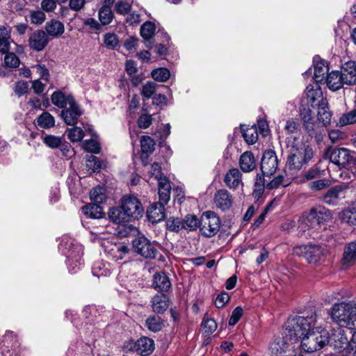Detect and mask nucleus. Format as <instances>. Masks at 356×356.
Masks as SVG:
<instances>
[{
	"mask_svg": "<svg viewBox=\"0 0 356 356\" xmlns=\"http://www.w3.org/2000/svg\"><path fill=\"white\" fill-rule=\"evenodd\" d=\"M332 319L348 329H356V300L336 303L331 311Z\"/></svg>",
	"mask_w": 356,
	"mask_h": 356,
	"instance_id": "7ed1b4c3",
	"label": "nucleus"
},
{
	"mask_svg": "<svg viewBox=\"0 0 356 356\" xmlns=\"http://www.w3.org/2000/svg\"><path fill=\"white\" fill-rule=\"evenodd\" d=\"M171 186L165 177L159 180V198L162 204H168L170 199Z\"/></svg>",
	"mask_w": 356,
	"mask_h": 356,
	"instance_id": "c85d7f7f",
	"label": "nucleus"
},
{
	"mask_svg": "<svg viewBox=\"0 0 356 356\" xmlns=\"http://www.w3.org/2000/svg\"><path fill=\"white\" fill-rule=\"evenodd\" d=\"M131 9V4L126 1H118L115 5V10L119 15H126L129 13Z\"/></svg>",
	"mask_w": 356,
	"mask_h": 356,
	"instance_id": "5fc2aeb1",
	"label": "nucleus"
},
{
	"mask_svg": "<svg viewBox=\"0 0 356 356\" xmlns=\"http://www.w3.org/2000/svg\"><path fill=\"white\" fill-rule=\"evenodd\" d=\"M289 344L283 339H279L270 345L271 353L275 356H286Z\"/></svg>",
	"mask_w": 356,
	"mask_h": 356,
	"instance_id": "473e14b6",
	"label": "nucleus"
},
{
	"mask_svg": "<svg viewBox=\"0 0 356 356\" xmlns=\"http://www.w3.org/2000/svg\"><path fill=\"white\" fill-rule=\"evenodd\" d=\"M86 165L91 168L93 172L99 171L102 168L99 159L93 155H91L87 160Z\"/></svg>",
	"mask_w": 356,
	"mask_h": 356,
	"instance_id": "680f3d73",
	"label": "nucleus"
},
{
	"mask_svg": "<svg viewBox=\"0 0 356 356\" xmlns=\"http://www.w3.org/2000/svg\"><path fill=\"white\" fill-rule=\"evenodd\" d=\"M315 329H316V331L312 329L301 339V346L307 353L317 351L329 342V333L326 330L321 327H317Z\"/></svg>",
	"mask_w": 356,
	"mask_h": 356,
	"instance_id": "0eeeda50",
	"label": "nucleus"
},
{
	"mask_svg": "<svg viewBox=\"0 0 356 356\" xmlns=\"http://www.w3.org/2000/svg\"><path fill=\"white\" fill-rule=\"evenodd\" d=\"M108 216L111 220L117 224L125 223L131 221L129 216L125 213V211L122 206L113 207L108 211Z\"/></svg>",
	"mask_w": 356,
	"mask_h": 356,
	"instance_id": "393cba45",
	"label": "nucleus"
},
{
	"mask_svg": "<svg viewBox=\"0 0 356 356\" xmlns=\"http://www.w3.org/2000/svg\"><path fill=\"white\" fill-rule=\"evenodd\" d=\"M166 204L157 202L152 204L147 210V216L149 221L153 224L157 223L165 218V209Z\"/></svg>",
	"mask_w": 356,
	"mask_h": 356,
	"instance_id": "f3484780",
	"label": "nucleus"
},
{
	"mask_svg": "<svg viewBox=\"0 0 356 356\" xmlns=\"http://www.w3.org/2000/svg\"><path fill=\"white\" fill-rule=\"evenodd\" d=\"M64 30L63 24L57 20H51L46 24V31L52 37H58L62 35Z\"/></svg>",
	"mask_w": 356,
	"mask_h": 356,
	"instance_id": "72a5a7b5",
	"label": "nucleus"
},
{
	"mask_svg": "<svg viewBox=\"0 0 356 356\" xmlns=\"http://www.w3.org/2000/svg\"><path fill=\"white\" fill-rule=\"evenodd\" d=\"M83 114L82 110L79 104L75 102L69 106V107L63 109L60 115L64 122L67 125H75L77 123L78 118Z\"/></svg>",
	"mask_w": 356,
	"mask_h": 356,
	"instance_id": "2eb2a0df",
	"label": "nucleus"
},
{
	"mask_svg": "<svg viewBox=\"0 0 356 356\" xmlns=\"http://www.w3.org/2000/svg\"><path fill=\"white\" fill-rule=\"evenodd\" d=\"M356 261V239L346 243L343 248L341 264L343 266L349 267Z\"/></svg>",
	"mask_w": 356,
	"mask_h": 356,
	"instance_id": "4be33fe9",
	"label": "nucleus"
},
{
	"mask_svg": "<svg viewBox=\"0 0 356 356\" xmlns=\"http://www.w3.org/2000/svg\"><path fill=\"white\" fill-rule=\"evenodd\" d=\"M152 308L156 314L164 313L169 307L170 300L164 293L156 294L151 300Z\"/></svg>",
	"mask_w": 356,
	"mask_h": 356,
	"instance_id": "5701e85b",
	"label": "nucleus"
},
{
	"mask_svg": "<svg viewBox=\"0 0 356 356\" xmlns=\"http://www.w3.org/2000/svg\"><path fill=\"white\" fill-rule=\"evenodd\" d=\"M230 297L226 292L219 294L215 300V305L217 308H222L229 302Z\"/></svg>",
	"mask_w": 356,
	"mask_h": 356,
	"instance_id": "0e129e2a",
	"label": "nucleus"
},
{
	"mask_svg": "<svg viewBox=\"0 0 356 356\" xmlns=\"http://www.w3.org/2000/svg\"><path fill=\"white\" fill-rule=\"evenodd\" d=\"M140 145L143 154L149 155L152 154L155 149L154 140L148 136H143L140 138Z\"/></svg>",
	"mask_w": 356,
	"mask_h": 356,
	"instance_id": "a19ab883",
	"label": "nucleus"
},
{
	"mask_svg": "<svg viewBox=\"0 0 356 356\" xmlns=\"http://www.w3.org/2000/svg\"><path fill=\"white\" fill-rule=\"evenodd\" d=\"M327 250L321 245L309 243L307 245H297L293 248V254L302 257L308 263L318 265L325 259Z\"/></svg>",
	"mask_w": 356,
	"mask_h": 356,
	"instance_id": "423d86ee",
	"label": "nucleus"
},
{
	"mask_svg": "<svg viewBox=\"0 0 356 356\" xmlns=\"http://www.w3.org/2000/svg\"><path fill=\"white\" fill-rule=\"evenodd\" d=\"M330 181L327 179H318L309 184V188L313 191H320L329 186Z\"/></svg>",
	"mask_w": 356,
	"mask_h": 356,
	"instance_id": "052dcab7",
	"label": "nucleus"
},
{
	"mask_svg": "<svg viewBox=\"0 0 356 356\" xmlns=\"http://www.w3.org/2000/svg\"><path fill=\"white\" fill-rule=\"evenodd\" d=\"M342 191L341 186L330 188L321 197L322 201L328 205H336L339 200V194Z\"/></svg>",
	"mask_w": 356,
	"mask_h": 356,
	"instance_id": "c756f323",
	"label": "nucleus"
},
{
	"mask_svg": "<svg viewBox=\"0 0 356 356\" xmlns=\"http://www.w3.org/2000/svg\"><path fill=\"white\" fill-rule=\"evenodd\" d=\"M4 63L6 67L16 68L19 66L20 60L14 53H8L5 56Z\"/></svg>",
	"mask_w": 356,
	"mask_h": 356,
	"instance_id": "6e6d98bb",
	"label": "nucleus"
},
{
	"mask_svg": "<svg viewBox=\"0 0 356 356\" xmlns=\"http://www.w3.org/2000/svg\"><path fill=\"white\" fill-rule=\"evenodd\" d=\"M316 324V314L312 313L310 316H296L289 319L286 330L291 337L302 339L312 330V327Z\"/></svg>",
	"mask_w": 356,
	"mask_h": 356,
	"instance_id": "39448f33",
	"label": "nucleus"
},
{
	"mask_svg": "<svg viewBox=\"0 0 356 356\" xmlns=\"http://www.w3.org/2000/svg\"><path fill=\"white\" fill-rule=\"evenodd\" d=\"M51 102L56 106L65 109L67 106H70L75 99L71 94H65L60 90L55 91L51 96Z\"/></svg>",
	"mask_w": 356,
	"mask_h": 356,
	"instance_id": "412c9836",
	"label": "nucleus"
},
{
	"mask_svg": "<svg viewBox=\"0 0 356 356\" xmlns=\"http://www.w3.org/2000/svg\"><path fill=\"white\" fill-rule=\"evenodd\" d=\"M132 245L134 252L145 259H154L158 253L154 245L144 236L136 238Z\"/></svg>",
	"mask_w": 356,
	"mask_h": 356,
	"instance_id": "9b49d317",
	"label": "nucleus"
},
{
	"mask_svg": "<svg viewBox=\"0 0 356 356\" xmlns=\"http://www.w3.org/2000/svg\"><path fill=\"white\" fill-rule=\"evenodd\" d=\"M225 185L229 188H236L241 183V173L237 168L230 169L224 178Z\"/></svg>",
	"mask_w": 356,
	"mask_h": 356,
	"instance_id": "a878e982",
	"label": "nucleus"
},
{
	"mask_svg": "<svg viewBox=\"0 0 356 356\" xmlns=\"http://www.w3.org/2000/svg\"><path fill=\"white\" fill-rule=\"evenodd\" d=\"M157 84L152 81H147L143 86L141 95L145 99H149L156 92Z\"/></svg>",
	"mask_w": 356,
	"mask_h": 356,
	"instance_id": "8fccbe9b",
	"label": "nucleus"
},
{
	"mask_svg": "<svg viewBox=\"0 0 356 356\" xmlns=\"http://www.w3.org/2000/svg\"><path fill=\"white\" fill-rule=\"evenodd\" d=\"M220 227V220L214 212L207 211L202 214L199 229L202 236L213 237L219 232Z\"/></svg>",
	"mask_w": 356,
	"mask_h": 356,
	"instance_id": "6e6552de",
	"label": "nucleus"
},
{
	"mask_svg": "<svg viewBox=\"0 0 356 356\" xmlns=\"http://www.w3.org/2000/svg\"><path fill=\"white\" fill-rule=\"evenodd\" d=\"M288 147L289 154L287 165L291 170H300L313 157L312 148L303 142L297 140L295 137L291 140H289Z\"/></svg>",
	"mask_w": 356,
	"mask_h": 356,
	"instance_id": "f03ea898",
	"label": "nucleus"
},
{
	"mask_svg": "<svg viewBox=\"0 0 356 356\" xmlns=\"http://www.w3.org/2000/svg\"><path fill=\"white\" fill-rule=\"evenodd\" d=\"M325 83L327 87L333 90H337L341 88L343 84V77L341 72L334 70L328 73L326 76Z\"/></svg>",
	"mask_w": 356,
	"mask_h": 356,
	"instance_id": "b1692460",
	"label": "nucleus"
},
{
	"mask_svg": "<svg viewBox=\"0 0 356 356\" xmlns=\"http://www.w3.org/2000/svg\"><path fill=\"white\" fill-rule=\"evenodd\" d=\"M145 325L149 330L156 332L162 329L163 321L159 316H150L147 318Z\"/></svg>",
	"mask_w": 356,
	"mask_h": 356,
	"instance_id": "ea45409f",
	"label": "nucleus"
},
{
	"mask_svg": "<svg viewBox=\"0 0 356 356\" xmlns=\"http://www.w3.org/2000/svg\"><path fill=\"white\" fill-rule=\"evenodd\" d=\"M353 124H356V108L343 113L338 122V124L341 127Z\"/></svg>",
	"mask_w": 356,
	"mask_h": 356,
	"instance_id": "79ce46f5",
	"label": "nucleus"
},
{
	"mask_svg": "<svg viewBox=\"0 0 356 356\" xmlns=\"http://www.w3.org/2000/svg\"><path fill=\"white\" fill-rule=\"evenodd\" d=\"M284 130L288 134H295L300 130V124L298 119L291 118L286 122Z\"/></svg>",
	"mask_w": 356,
	"mask_h": 356,
	"instance_id": "864d4df0",
	"label": "nucleus"
},
{
	"mask_svg": "<svg viewBox=\"0 0 356 356\" xmlns=\"http://www.w3.org/2000/svg\"><path fill=\"white\" fill-rule=\"evenodd\" d=\"M152 77L157 81L165 82L170 78V71L166 68H159L154 70L152 73Z\"/></svg>",
	"mask_w": 356,
	"mask_h": 356,
	"instance_id": "49530a36",
	"label": "nucleus"
},
{
	"mask_svg": "<svg viewBox=\"0 0 356 356\" xmlns=\"http://www.w3.org/2000/svg\"><path fill=\"white\" fill-rule=\"evenodd\" d=\"M123 349L126 353L135 352L142 356H147L154 350V343L152 339L143 337L136 341L129 340L125 342Z\"/></svg>",
	"mask_w": 356,
	"mask_h": 356,
	"instance_id": "1a4fd4ad",
	"label": "nucleus"
},
{
	"mask_svg": "<svg viewBox=\"0 0 356 356\" xmlns=\"http://www.w3.org/2000/svg\"><path fill=\"white\" fill-rule=\"evenodd\" d=\"M277 166L278 159L275 152L271 149L265 151L261 161V170L263 175H273L277 170Z\"/></svg>",
	"mask_w": 356,
	"mask_h": 356,
	"instance_id": "ddd939ff",
	"label": "nucleus"
},
{
	"mask_svg": "<svg viewBox=\"0 0 356 356\" xmlns=\"http://www.w3.org/2000/svg\"><path fill=\"white\" fill-rule=\"evenodd\" d=\"M45 19V15L42 11H34L31 13V22L35 24H42Z\"/></svg>",
	"mask_w": 356,
	"mask_h": 356,
	"instance_id": "774afa93",
	"label": "nucleus"
},
{
	"mask_svg": "<svg viewBox=\"0 0 356 356\" xmlns=\"http://www.w3.org/2000/svg\"><path fill=\"white\" fill-rule=\"evenodd\" d=\"M242 134L245 142L248 144H254L257 140V131L254 127H247L245 129H243Z\"/></svg>",
	"mask_w": 356,
	"mask_h": 356,
	"instance_id": "a18cd8bd",
	"label": "nucleus"
},
{
	"mask_svg": "<svg viewBox=\"0 0 356 356\" xmlns=\"http://www.w3.org/2000/svg\"><path fill=\"white\" fill-rule=\"evenodd\" d=\"M37 124L42 129H49L55 125L54 116L49 112H43L37 118Z\"/></svg>",
	"mask_w": 356,
	"mask_h": 356,
	"instance_id": "c9c22d12",
	"label": "nucleus"
},
{
	"mask_svg": "<svg viewBox=\"0 0 356 356\" xmlns=\"http://www.w3.org/2000/svg\"><path fill=\"white\" fill-rule=\"evenodd\" d=\"M67 137L72 142L81 141L83 136L84 132L83 129L78 127L68 129L67 130Z\"/></svg>",
	"mask_w": 356,
	"mask_h": 356,
	"instance_id": "09e8293b",
	"label": "nucleus"
},
{
	"mask_svg": "<svg viewBox=\"0 0 356 356\" xmlns=\"http://www.w3.org/2000/svg\"><path fill=\"white\" fill-rule=\"evenodd\" d=\"M306 95L308 102L314 107L319 106L323 101H327L323 97V91L318 83L309 84L306 88Z\"/></svg>",
	"mask_w": 356,
	"mask_h": 356,
	"instance_id": "6ab92c4d",
	"label": "nucleus"
},
{
	"mask_svg": "<svg viewBox=\"0 0 356 356\" xmlns=\"http://www.w3.org/2000/svg\"><path fill=\"white\" fill-rule=\"evenodd\" d=\"M156 25L150 21L145 22L140 27V33L141 37L146 41L149 40L154 35Z\"/></svg>",
	"mask_w": 356,
	"mask_h": 356,
	"instance_id": "e433bc0d",
	"label": "nucleus"
},
{
	"mask_svg": "<svg viewBox=\"0 0 356 356\" xmlns=\"http://www.w3.org/2000/svg\"><path fill=\"white\" fill-rule=\"evenodd\" d=\"M152 284L155 289H158L161 291H168L171 287L169 278L162 272L156 273L154 275Z\"/></svg>",
	"mask_w": 356,
	"mask_h": 356,
	"instance_id": "bb28decb",
	"label": "nucleus"
},
{
	"mask_svg": "<svg viewBox=\"0 0 356 356\" xmlns=\"http://www.w3.org/2000/svg\"><path fill=\"white\" fill-rule=\"evenodd\" d=\"M29 42V46L31 49L37 51H40L47 45L49 38L44 31L38 30L31 34Z\"/></svg>",
	"mask_w": 356,
	"mask_h": 356,
	"instance_id": "dca6fc26",
	"label": "nucleus"
},
{
	"mask_svg": "<svg viewBox=\"0 0 356 356\" xmlns=\"http://www.w3.org/2000/svg\"><path fill=\"white\" fill-rule=\"evenodd\" d=\"M138 126L141 129H147L152 123V118L151 115L143 114L141 115L137 121Z\"/></svg>",
	"mask_w": 356,
	"mask_h": 356,
	"instance_id": "13d9d810",
	"label": "nucleus"
},
{
	"mask_svg": "<svg viewBox=\"0 0 356 356\" xmlns=\"http://www.w3.org/2000/svg\"><path fill=\"white\" fill-rule=\"evenodd\" d=\"M83 213L88 218H100L103 215V209L99 204L92 202L82 208Z\"/></svg>",
	"mask_w": 356,
	"mask_h": 356,
	"instance_id": "2f4dec72",
	"label": "nucleus"
},
{
	"mask_svg": "<svg viewBox=\"0 0 356 356\" xmlns=\"http://www.w3.org/2000/svg\"><path fill=\"white\" fill-rule=\"evenodd\" d=\"M321 170L318 168L315 167L310 168L308 171H307L304 175L303 177L305 180H312L315 178H318L321 177Z\"/></svg>",
	"mask_w": 356,
	"mask_h": 356,
	"instance_id": "338daca9",
	"label": "nucleus"
},
{
	"mask_svg": "<svg viewBox=\"0 0 356 356\" xmlns=\"http://www.w3.org/2000/svg\"><path fill=\"white\" fill-rule=\"evenodd\" d=\"M125 213L131 220L139 219L143 216L144 209L140 200L134 196H124L121 201Z\"/></svg>",
	"mask_w": 356,
	"mask_h": 356,
	"instance_id": "f8f14e48",
	"label": "nucleus"
},
{
	"mask_svg": "<svg viewBox=\"0 0 356 356\" xmlns=\"http://www.w3.org/2000/svg\"><path fill=\"white\" fill-rule=\"evenodd\" d=\"M166 228L170 232H179L183 229L182 219L178 217H170L166 220Z\"/></svg>",
	"mask_w": 356,
	"mask_h": 356,
	"instance_id": "c03bdc74",
	"label": "nucleus"
},
{
	"mask_svg": "<svg viewBox=\"0 0 356 356\" xmlns=\"http://www.w3.org/2000/svg\"><path fill=\"white\" fill-rule=\"evenodd\" d=\"M104 42L107 48L114 49L119 44V40L116 34L108 33L104 35Z\"/></svg>",
	"mask_w": 356,
	"mask_h": 356,
	"instance_id": "3c124183",
	"label": "nucleus"
},
{
	"mask_svg": "<svg viewBox=\"0 0 356 356\" xmlns=\"http://www.w3.org/2000/svg\"><path fill=\"white\" fill-rule=\"evenodd\" d=\"M239 165L245 172L252 171L256 166V161L253 154L251 152L243 153L239 159Z\"/></svg>",
	"mask_w": 356,
	"mask_h": 356,
	"instance_id": "cd10ccee",
	"label": "nucleus"
},
{
	"mask_svg": "<svg viewBox=\"0 0 356 356\" xmlns=\"http://www.w3.org/2000/svg\"><path fill=\"white\" fill-rule=\"evenodd\" d=\"M324 157L339 168H345L352 160L349 150L344 147H328L324 152Z\"/></svg>",
	"mask_w": 356,
	"mask_h": 356,
	"instance_id": "9d476101",
	"label": "nucleus"
},
{
	"mask_svg": "<svg viewBox=\"0 0 356 356\" xmlns=\"http://www.w3.org/2000/svg\"><path fill=\"white\" fill-rule=\"evenodd\" d=\"M332 345L334 348L344 356L350 354V339L346 336L345 331L339 330L333 334Z\"/></svg>",
	"mask_w": 356,
	"mask_h": 356,
	"instance_id": "4468645a",
	"label": "nucleus"
},
{
	"mask_svg": "<svg viewBox=\"0 0 356 356\" xmlns=\"http://www.w3.org/2000/svg\"><path fill=\"white\" fill-rule=\"evenodd\" d=\"M113 17L114 15L111 6H103L99 10V19L102 25L109 24L112 22Z\"/></svg>",
	"mask_w": 356,
	"mask_h": 356,
	"instance_id": "58836bf2",
	"label": "nucleus"
},
{
	"mask_svg": "<svg viewBox=\"0 0 356 356\" xmlns=\"http://www.w3.org/2000/svg\"><path fill=\"white\" fill-rule=\"evenodd\" d=\"M43 143L51 149L58 148L62 145L63 138L54 135L46 134L42 136Z\"/></svg>",
	"mask_w": 356,
	"mask_h": 356,
	"instance_id": "37998d69",
	"label": "nucleus"
},
{
	"mask_svg": "<svg viewBox=\"0 0 356 356\" xmlns=\"http://www.w3.org/2000/svg\"><path fill=\"white\" fill-rule=\"evenodd\" d=\"M317 116L323 126L315 121L312 116V111L309 108L304 107L300 110L301 121L305 131L310 136L314 137L317 143H320L323 140V127L330 124L332 116L328 107L327 101H323L321 104H319Z\"/></svg>",
	"mask_w": 356,
	"mask_h": 356,
	"instance_id": "f257e3e1",
	"label": "nucleus"
},
{
	"mask_svg": "<svg viewBox=\"0 0 356 356\" xmlns=\"http://www.w3.org/2000/svg\"><path fill=\"white\" fill-rule=\"evenodd\" d=\"M200 218L195 215L188 214L182 219L183 229L189 232L196 230L200 227Z\"/></svg>",
	"mask_w": 356,
	"mask_h": 356,
	"instance_id": "f704fd0d",
	"label": "nucleus"
},
{
	"mask_svg": "<svg viewBox=\"0 0 356 356\" xmlns=\"http://www.w3.org/2000/svg\"><path fill=\"white\" fill-rule=\"evenodd\" d=\"M332 218L330 210L323 207H314L304 212L300 219L298 227L303 231L306 229H316L321 224L330 220Z\"/></svg>",
	"mask_w": 356,
	"mask_h": 356,
	"instance_id": "20e7f679",
	"label": "nucleus"
},
{
	"mask_svg": "<svg viewBox=\"0 0 356 356\" xmlns=\"http://www.w3.org/2000/svg\"><path fill=\"white\" fill-rule=\"evenodd\" d=\"M29 89V84L26 81H17L14 88L15 92L18 96H22L27 92Z\"/></svg>",
	"mask_w": 356,
	"mask_h": 356,
	"instance_id": "e2e57ef3",
	"label": "nucleus"
},
{
	"mask_svg": "<svg viewBox=\"0 0 356 356\" xmlns=\"http://www.w3.org/2000/svg\"><path fill=\"white\" fill-rule=\"evenodd\" d=\"M106 198V189L103 187L97 186L90 191V200L92 202L100 204L104 202Z\"/></svg>",
	"mask_w": 356,
	"mask_h": 356,
	"instance_id": "4c0bfd02",
	"label": "nucleus"
},
{
	"mask_svg": "<svg viewBox=\"0 0 356 356\" xmlns=\"http://www.w3.org/2000/svg\"><path fill=\"white\" fill-rule=\"evenodd\" d=\"M314 67V79L316 83H321L326 78L325 75L328 74V65L324 60L317 61L315 58Z\"/></svg>",
	"mask_w": 356,
	"mask_h": 356,
	"instance_id": "7c9ffc66",
	"label": "nucleus"
},
{
	"mask_svg": "<svg viewBox=\"0 0 356 356\" xmlns=\"http://www.w3.org/2000/svg\"><path fill=\"white\" fill-rule=\"evenodd\" d=\"M243 310L241 307H236L232 312L231 317L229 321V325L231 326L235 325L241 316H243Z\"/></svg>",
	"mask_w": 356,
	"mask_h": 356,
	"instance_id": "bf43d9fd",
	"label": "nucleus"
},
{
	"mask_svg": "<svg viewBox=\"0 0 356 356\" xmlns=\"http://www.w3.org/2000/svg\"><path fill=\"white\" fill-rule=\"evenodd\" d=\"M328 136L332 143L338 142L345 138V134L339 129L331 130Z\"/></svg>",
	"mask_w": 356,
	"mask_h": 356,
	"instance_id": "69168bd1",
	"label": "nucleus"
},
{
	"mask_svg": "<svg viewBox=\"0 0 356 356\" xmlns=\"http://www.w3.org/2000/svg\"><path fill=\"white\" fill-rule=\"evenodd\" d=\"M83 148L86 151L95 154L99 153L100 150L99 144L94 140H86Z\"/></svg>",
	"mask_w": 356,
	"mask_h": 356,
	"instance_id": "4d7b16f0",
	"label": "nucleus"
},
{
	"mask_svg": "<svg viewBox=\"0 0 356 356\" xmlns=\"http://www.w3.org/2000/svg\"><path fill=\"white\" fill-rule=\"evenodd\" d=\"M343 82L347 85L356 84V62L349 60L344 63L341 66V71Z\"/></svg>",
	"mask_w": 356,
	"mask_h": 356,
	"instance_id": "aec40b11",
	"label": "nucleus"
},
{
	"mask_svg": "<svg viewBox=\"0 0 356 356\" xmlns=\"http://www.w3.org/2000/svg\"><path fill=\"white\" fill-rule=\"evenodd\" d=\"M341 220L350 225H356V210L347 209L340 213Z\"/></svg>",
	"mask_w": 356,
	"mask_h": 356,
	"instance_id": "de8ad7c7",
	"label": "nucleus"
},
{
	"mask_svg": "<svg viewBox=\"0 0 356 356\" xmlns=\"http://www.w3.org/2000/svg\"><path fill=\"white\" fill-rule=\"evenodd\" d=\"M204 333L207 335L211 334L217 329V323L213 318H204L202 322Z\"/></svg>",
	"mask_w": 356,
	"mask_h": 356,
	"instance_id": "603ef678",
	"label": "nucleus"
},
{
	"mask_svg": "<svg viewBox=\"0 0 356 356\" xmlns=\"http://www.w3.org/2000/svg\"><path fill=\"white\" fill-rule=\"evenodd\" d=\"M233 202V197L227 190L220 189L216 193L214 203L222 211L229 210L232 207Z\"/></svg>",
	"mask_w": 356,
	"mask_h": 356,
	"instance_id": "a211bd4d",
	"label": "nucleus"
}]
</instances>
